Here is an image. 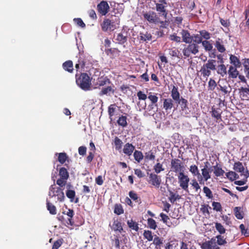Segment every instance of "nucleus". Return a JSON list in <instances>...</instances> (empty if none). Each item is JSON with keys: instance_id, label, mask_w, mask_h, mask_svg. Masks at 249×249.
<instances>
[{"instance_id": "33", "label": "nucleus", "mask_w": 249, "mask_h": 249, "mask_svg": "<svg viewBox=\"0 0 249 249\" xmlns=\"http://www.w3.org/2000/svg\"><path fill=\"white\" fill-rule=\"evenodd\" d=\"M117 123L123 127H126L127 125V117L125 116L122 115L117 120Z\"/></svg>"}, {"instance_id": "25", "label": "nucleus", "mask_w": 249, "mask_h": 249, "mask_svg": "<svg viewBox=\"0 0 249 249\" xmlns=\"http://www.w3.org/2000/svg\"><path fill=\"white\" fill-rule=\"evenodd\" d=\"M156 10L158 12L162 13V15L166 17L167 15V12H166L165 6L162 3H156Z\"/></svg>"}, {"instance_id": "13", "label": "nucleus", "mask_w": 249, "mask_h": 249, "mask_svg": "<svg viewBox=\"0 0 249 249\" xmlns=\"http://www.w3.org/2000/svg\"><path fill=\"white\" fill-rule=\"evenodd\" d=\"M189 171L193 174V176H197V178L199 183L202 184V178L201 174L199 172L197 166H196V165H192L190 166Z\"/></svg>"}, {"instance_id": "34", "label": "nucleus", "mask_w": 249, "mask_h": 249, "mask_svg": "<svg viewBox=\"0 0 249 249\" xmlns=\"http://www.w3.org/2000/svg\"><path fill=\"white\" fill-rule=\"evenodd\" d=\"M187 47L189 49L191 53L193 54H196L198 53V46L197 44L192 43L188 45Z\"/></svg>"}, {"instance_id": "17", "label": "nucleus", "mask_w": 249, "mask_h": 249, "mask_svg": "<svg viewBox=\"0 0 249 249\" xmlns=\"http://www.w3.org/2000/svg\"><path fill=\"white\" fill-rule=\"evenodd\" d=\"M110 83V80L107 77H101L98 78L95 85L99 87H103Z\"/></svg>"}, {"instance_id": "44", "label": "nucleus", "mask_w": 249, "mask_h": 249, "mask_svg": "<svg viewBox=\"0 0 249 249\" xmlns=\"http://www.w3.org/2000/svg\"><path fill=\"white\" fill-rule=\"evenodd\" d=\"M234 212L235 217L238 219H242L243 218V214L241 211V208L239 207H235Z\"/></svg>"}, {"instance_id": "36", "label": "nucleus", "mask_w": 249, "mask_h": 249, "mask_svg": "<svg viewBox=\"0 0 249 249\" xmlns=\"http://www.w3.org/2000/svg\"><path fill=\"white\" fill-rule=\"evenodd\" d=\"M215 46L217 50L220 53H223L225 51L224 46L222 44L220 39L218 38L215 43Z\"/></svg>"}, {"instance_id": "54", "label": "nucleus", "mask_w": 249, "mask_h": 249, "mask_svg": "<svg viewBox=\"0 0 249 249\" xmlns=\"http://www.w3.org/2000/svg\"><path fill=\"white\" fill-rule=\"evenodd\" d=\"M203 192L205 194V196L208 198L212 199L213 197L212 192L211 190L206 186L203 187Z\"/></svg>"}, {"instance_id": "53", "label": "nucleus", "mask_w": 249, "mask_h": 249, "mask_svg": "<svg viewBox=\"0 0 249 249\" xmlns=\"http://www.w3.org/2000/svg\"><path fill=\"white\" fill-rule=\"evenodd\" d=\"M123 142L118 137H116L114 140V144L116 149L119 150L122 148Z\"/></svg>"}, {"instance_id": "58", "label": "nucleus", "mask_w": 249, "mask_h": 249, "mask_svg": "<svg viewBox=\"0 0 249 249\" xmlns=\"http://www.w3.org/2000/svg\"><path fill=\"white\" fill-rule=\"evenodd\" d=\"M160 216L161 218V219L163 223H165L168 226L171 227V225L170 224V222L168 221L169 220V217L166 214H164L163 213H161L160 214Z\"/></svg>"}, {"instance_id": "22", "label": "nucleus", "mask_w": 249, "mask_h": 249, "mask_svg": "<svg viewBox=\"0 0 249 249\" xmlns=\"http://www.w3.org/2000/svg\"><path fill=\"white\" fill-rule=\"evenodd\" d=\"M204 65L210 71H215L216 70V60L209 59Z\"/></svg>"}, {"instance_id": "15", "label": "nucleus", "mask_w": 249, "mask_h": 249, "mask_svg": "<svg viewBox=\"0 0 249 249\" xmlns=\"http://www.w3.org/2000/svg\"><path fill=\"white\" fill-rule=\"evenodd\" d=\"M143 17L150 23H156L158 22V18L154 12L146 13L143 15Z\"/></svg>"}, {"instance_id": "16", "label": "nucleus", "mask_w": 249, "mask_h": 249, "mask_svg": "<svg viewBox=\"0 0 249 249\" xmlns=\"http://www.w3.org/2000/svg\"><path fill=\"white\" fill-rule=\"evenodd\" d=\"M221 113L222 111L220 109L213 107L212 108V116L216 120L217 122L221 121Z\"/></svg>"}, {"instance_id": "3", "label": "nucleus", "mask_w": 249, "mask_h": 249, "mask_svg": "<svg viewBox=\"0 0 249 249\" xmlns=\"http://www.w3.org/2000/svg\"><path fill=\"white\" fill-rule=\"evenodd\" d=\"M49 196L51 197L56 196L58 201H63L65 198L64 193L59 187L51 185L49 189Z\"/></svg>"}, {"instance_id": "10", "label": "nucleus", "mask_w": 249, "mask_h": 249, "mask_svg": "<svg viewBox=\"0 0 249 249\" xmlns=\"http://www.w3.org/2000/svg\"><path fill=\"white\" fill-rule=\"evenodd\" d=\"M222 82H219L218 88L219 90L224 93V95L229 94L231 90V86L226 82H224V81H222Z\"/></svg>"}, {"instance_id": "4", "label": "nucleus", "mask_w": 249, "mask_h": 249, "mask_svg": "<svg viewBox=\"0 0 249 249\" xmlns=\"http://www.w3.org/2000/svg\"><path fill=\"white\" fill-rule=\"evenodd\" d=\"M178 183L179 186L184 190L188 191V183L190 179L188 176L183 173H180L178 176Z\"/></svg>"}, {"instance_id": "57", "label": "nucleus", "mask_w": 249, "mask_h": 249, "mask_svg": "<svg viewBox=\"0 0 249 249\" xmlns=\"http://www.w3.org/2000/svg\"><path fill=\"white\" fill-rule=\"evenodd\" d=\"M178 53L179 52L175 48L169 49V54L173 57H177L178 58H180Z\"/></svg>"}, {"instance_id": "20", "label": "nucleus", "mask_w": 249, "mask_h": 249, "mask_svg": "<svg viewBox=\"0 0 249 249\" xmlns=\"http://www.w3.org/2000/svg\"><path fill=\"white\" fill-rule=\"evenodd\" d=\"M148 98L151 102V104L149 105L148 108L153 109L154 105L157 106L156 103L158 101V97L156 95L153 94L152 92H150L148 94Z\"/></svg>"}, {"instance_id": "64", "label": "nucleus", "mask_w": 249, "mask_h": 249, "mask_svg": "<svg viewBox=\"0 0 249 249\" xmlns=\"http://www.w3.org/2000/svg\"><path fill=\"white\" fill-rule=\"evenodd\" d=\"M169 39L172 41H174L178 43L181 42V38L179 36H177L175 34L170 35L169 36Z\"/></svg>"}, {"instance_id": "47", "label": "nucleus", "mask_w": 249, "mask_h": 249, "mask_svg": "<svg viewBox=\"0 0 249 249\" xmlns=\"http://www.w3.org/2000/svg\"><path fill=\"white\" fill-rule=\"evenodd\" d=\"M114 212L115 213L120 215L124 213V210L121 204H116L114 207Z\"/></svg>"}, {"instance_id": "19", "label": "nucleus", "mask_w": 249, "mask_h": 249, "mask_svg": "<svg viewBox=\"0 0 249 249\" xmlns=\"http://www.w3.org/2000/svg\"><path fill=\"white\" fill-rule=\"evenodd\" d=\"M134 149V146H133L132 144L127 143L124 145L123 148V152L125 155L130 156L133 153Z\"/></svg>"}, {"instance_id": "6", "label": "nucleus", "mask_w": 249, "mask_h": 249, "mask_svg": "<svg viewBox=\"0 0 249 249\" xmlns=\"http://www.w3.org/2000/svg\"><path fill=\"white\" fill-rule=\"evenodd\" d=\"M201 247L202 249H220V248L216 244V239L213 238L203 243Z\"/></svg>"}, {"instance_id": "40", "label": "nucleus", "mask_w": 249, "mask_h": 249, "mask_svg": "<svg viewBox=\"0 0 249 249\" xmlns=\"http://www.w3.org/2000/svg\"><path fill=\"white\" fill-rule=\"evenodd\" d=\"M134 157L135 160L140 162L143 158V156L142 152L136 150L134 153Z\"/></svg>"}, {"instance_id": "28", "label": "nucleus", "mask_w": 249, "mask_h": 249, "mask_svg": "<svg viewBox=\"0 0 249 249\" xmlns=\"http://www.w3.org/2000/svg\"><path fill=\"white\" fill-rule=\"evenodd\" d=\"M231 63L234 65L236 68H240L241 64L239 59L235 55H231L230 57Z\"/></svg>"}, {"instance_id": "41", "label": "nucleus", "mask_w": 249, "mask_h": 249, "mask_svg": "<svg viewBox=\"0 0 249 249\" xmlns=\"http://www.w3.org/2000/svg\"><path fill=\"white\" fill-rule=\"evenodd\" d=\"M59 176L61 178H64V179H67L69 178V173L65 168H61L59 170Z\"/></svg>"}, {"instance_id": "14", "label": "nucleus", "mask_w": 249, "mask_h": 249, "mask_svg": "<svg viewBox=\"0 0 249 249\" xmlns=\"http://www.w3.org/2000/svg\"><path fill=\"white\" fill-rule=\"evenodd\" d=\"M180 35L182 36L183 42L186 43H191L193 41L192 36L188 31L182 30L180 32Z\"/></svg>"}, {"instance_id": "27", "label": "nucleus", "mask_w": 249, "mask_h": 249, "mask_svg": "<svg viewBox=\"0 0 249 249\" xmlns=\"http://www.w3.org/2000/svg\"><path fill=\"white\" fill-rule=\"evenodd\" d=\"M217 72L222 77L225 76L227 73V68L225 65L223 64L218 65L217 67Z\"/></svg>"}, {"instance_id": "56", "label": "nucleus", "mask_w": 249, "mask_h": 249, "mask_svg": "<svg viewBox=\"0 0 249 249\" xmlns=\"http://www.w3.org/2000/svg\"><path fill=\"white\" fill-rule=\"evenodd\" d=\"M64 214H67L70 218L68 219V220L70 222V224L71 225H73V222L71 221V218L73 217L74 214V212L72 210L68 209V211L66 213L65 212H63Z\"/></svg>"}, {"instance_id": "60", "label": "nucleus", "mask_w": 249, "mask_h": 249, "mask_svg": "<svg viewBox=\"0 0 249 249\" xmlns=\"http://www.w3.org/2000/svg\"><path fill=\"white\" fill-rule=\"evenodd\" d=\"M199 34L201 35L202 38L205 39L206 40L210 38V34L205 30L200 31Z\"/></svg>"}, {"instance_id": "23", "label": "nucleus", "mask_w": 249, "mask_h": 249, "mask_svg": "<svg viewBox=\"0 0 249 249\" xmlns=\"http://www.w3.org/2000/svg\"><path fill=\"white\" fill-rule=\"evenodd\" d=\"M233 169L235 171L240 173L242 175L244 174L245 168L242 163L239 161L234 163L233 165Z\"/></svg>"}, {"instance_id": "61", "label": "nucleus", "mask_w": 249, "mask_h": 249, "mask_svg": "<svg viewBox=\"0 0 249 249\" xmlns=\"http://www.w3.org/2000/svg\"><path fill=\"white\" fill-rule=\"evenodd\" d=\"M66 159H67V155H66V153H60L59 154L58 160V161L61 163H64L66 161Z\"/></svg>"}, {"instance_id": "11", "label": "nucleus", "mask_w": 249, "mask_h": 249, "mask_svg": "<svg viewBox=\"0 0 249 249\" xmlns=\"http://www.w3.org/2000/svg\"><path fill=\"white\" fill-rule=\"evenodd\" d=\"M201 175L202 178V184H204V181H207L208 179L211 178L212 170L210 168H209L207 165H205L204 168L201 170Z\"/></svg>"}, {"instance_id": "38", "label": "nucleus", "mask_w": 249, "mask_h": 249, "mask_svg": "<svg viewBox=\"0 0 249 249\" xmlns=\"http://www.w3.org/2000/svg\"><path fill=\"white\" fill-rule=\"evenodd\" d=\"M180 198V196L172 191L169 192V200L172 203H174L177 200Z\"/></svg>"}, {"instance_id": "1", "label": "nucleus", "mask_w": 249, "mask_h": 249, "mask_svg": "<svg viewBox=\"0 0 249 249\" xmlns=\"http://www.w3.org/2000/svg\"><path fill=\"white\" fill-rule=\"evenodd\" d=\"M120 23V19L115 18V19H105L101 24L102 29L103 31H112L116 29Z\"/></svg>"}, {"instance_id": "62", "label": "nucleus", "mask_w": 249, "mask_h": 249, "mask_svg": "<svg viewBox=\"0 0 249 249\" xmlns=\"http://www.w3.org/2000/svg\"><path fill=\"white\" fill-rule=\"evenodd\" d=\"M213 209L217 212H220L222 210V207L220 203L217 202H213L212 203Z\"/></svg>"}, {"instance_id": "48", "label": "nucleus", "mask_w": 249, "mask_h": 249, "mask_svg": "<svg viewBox=\"0 0 249 249\" xmlns=\"http://www.w3.org/2000/svg\"><path fill=\"white\" fill-rule=\"evenodd\" d=\"M217 240L216 241V244L217 243L219 245H224L227 243L226 239L224 238L223 236L221 235H217L216 236Z\"/></svg>"}, {"instance_id": "63", "label": "nucleus", "mask_w": 249, "mask_h": 249, "mask_svg": "<svg viewBox=\"0 0 249 249\" xmlns=\"http://www.w3.org/2000/svg\"><path fill=\"white\" fill-rule=\"evenodd\" d=\"M113 228L114 231H118L120 232L121 231L123 230V228L121 226V224L120 222L116 221L114 222V223L113 224Z\"/></svg>"}, {"instance_id": "59", "label": "nucleus", "mask_w": 249, "mask_h": 249, "mask_svg": "<svg viewBox=\"0 0 249 249\" xmlns=\"http://www.w3.org/2000/svg\"><path fill=\"white\" fill-rule=\"evenodd\" d=\"M154 169L157 174H159L161 171H163L164 170L162 167V165L159 162L155 165L154 166Z\"/></svg>"}, {"instance_id": "52", "label": "nucleus", "mask_w": 249, "mask_h": 249, "mask_svg": "<svg viewBox=\"0 0 249 249\" xmlns=\"http://www.w3.org/2000/svg\"><path fill=\"white\" fill-rule=\"evenodd\" d=\"M215 227L216 230L220 233L223 234L225 232V229L223 226L219 223H216L215 224Z\"/></svg>"}, {"instance_id": "30", "label": "nucleus", "mask_w": 249, "mask_h": 249, "mask_svg": "<svg viewBox=\"0 0 249 249\" xmlns=\"http://www.w3.org/2000/svg\"><path fill=\"white\" fill-rule=\"evenodd\" d=\"M114 92V89L111 86H107V88H103L99 92V94L100 96H102L104 95H107L110 92L113 93Z\"/></svg>"}, {"instance_id": "18", "label": "nucleus", "mask_w": 249, "mask_h": 249, "mask_svg": "<svg viewBox=\"0 0 249 249\" xmlns=\"http://www.w3.org/2000/svg\"><path fill=\"white\" fill-rule=\"evenodd\" d=\"M173 107V101L170 98L163 99V107L166 110L168 111L170 110Z\"/></svg>"}, {"instance_id": "31", "label": "nucleus", "mask_w": 249, "mask_h": 249, "mask_svg": "<svg viewBox=\"0 0 249 249\" xmlns=\"http://www.w3.org/2000/svg\"><path fill=\"white\" fill-rule=\"evenodd\" d=\"M178 242L176 240H173L166 244L165 249H178Z\"/></svg>"}, {"instance_id": "8", "label": "nucleus", "mask_w": 249, "mask_h": 249, "mask_svg": "<svg viewBox=\"0 0 249 249\" xmlns=\"http://www.w3.org/2000/svg\"><path fill=\"white\" fill-rule=\"evenodd\" d=\"M171 168L176 173H183V166L181 165L178 160H174L171 161Z\"/></svg>"}, {"instance_id": "50", "label": "nucleus", "mask_w": 249, "mask_h": 249, "mask_svg": "<svg viewBox=\"0 0 249 249\" xmlns=\"http://www.w3.org/2000/svg\"><path fill=\"white\" fill-rule=\"evenodd\" d=\"M127 224L128 227L132 230H134L136 231H138L139 230L138 224L133 220L128 221Z\"/></svg>"}, {"instance_id": "51", "label": "nucleus", "mask_w": 249, "mask_h": 249, "mask_svg": "<svg viewBox=\"0 0 249 249\" xmlns=\"http://www.w3.org/2000/svg\"><path fill=\"white\" fill-rule=\"evenodd\" d=\"M192 38L193 41L195 43V44H200L201 43H202V42L203 41H202V37L200 34L194 35L192 36Z\"/></svg>"}, {"instance_id": "46", "label": "nucleus", "mask_w": 249, "mask_h": 249, "mask_svg": "<svg viewBox=\"0 0 249 249\" xmlns=\"http://www.w3.org/2000/svg\"><path fill=\"white\" fill-rule=\"evenodd\" d=\"M143 235L148 241H151L153 239V235L151 231H144Z\"/></svg>"}, {"instance_id": "29", "label": "nucleus", "mask_w": 249, "mask_h": 249, "mask_svg": "<svg viewBox=\"0 0 249 249\" xmlns=\"http://www.w3.org/2000/svg\"><path fill=\"white\" fill-rule=\"evenodd\" d=\"M200 72H201V75L204 78H205L206 80L207 79L208 77H209L211 74V71H210L206 67L203 65L200 70Z\"/></svg>"}, {"instance_id": "43", "label": "nucleus", "mask_w": 249, "mask_h": 249, "mask_svg": "<svg viewBox=\"0 0 249 249\" xmlns=\"http://www.w3.org/2000/svg\"><path fill=\"white\" fill-rule=\"evenodd\" d=\"M226 176L231 180H234L238 178V175L234 172L230 171L226 173Z\"/></svg>"}, {"instance_id": "5", "label": "nucleus", "mask_w": 249, "mask_h": 249, "mask_svg": "<svg viewBox=\"0 0 249 249\" xmlns=\"http://www.w3.org/2000/svg\"><path fill=\"white\" fill-rule=\"evenodd\" d=\"M176 102L180 106L181 108L180 111H181L182 114L187 115L189 113L190 110L188 107V101L187 100L181 97L179 100L176 101Z\"/></svg>"}, {"instance_id": "21", "label": "nucleus", "mask_w": 249, "mask_h": 249, "mask_svg": "<svg viewBox=\"0 0 249 249\" xmlns=\"http://www.w3.org/2000/svg\"><path fill=\"white\" fill-rule=\"evenodd\" d=\"M237 68L231 66L228 71L229 77L231 78H236L239 74V72L237 70Z\"/></svg>"}, {"instance_id": "49", "label": "nucleus", "mask_w": 249, "mask_h": 249, "mask_svg": "<svg viewBox=\"0 0 249 249\" xmlns=\"http://www.w3.org/2000/svg\"><path fill=\"white\" fill-rule=\"evenodd\" d=\"M116 110V108L114 107V106L113 105H111L109 106L108 108V113L109 116V118L111 121L112 120V117L115 114V111Z\"/></svg>"}, {"instance_id": "55", "label": "nucleus", "mask_w": 249, "mask_h": 249, "mask_svg": "<svg viewBox=\"0 0 249 249\" xmlns=\"http://www.w3.org/2000/svg\"><path fill=\"white\" fill-rule=\"evenodd\" d=\"M148 226L152 229L155 230L157 228V224L155 220L149 218L147 220Z\"/></svg>"}, {"instance_id": "32", "label": "nucleus", "mask_w": 249, "mask_h": 249, "mask_svg": "<svg viewBox=\"0 0 249 249\" xmlns=\"http://www.w3.org/2000/svg\"><path fill=\"white\" fill-rule=\"evenodd\" d=\"M139 37L141 40L144 41H149L152 39L151 35L147 32L145 33H141Z\"/></svg>"}, {"instance_id": "42", "label": "nucleus", "mask_w": 249, "mask_h": 249, "mask_svg": "<svg viewBox=\"0 0 249 249\" xmlns=\"http://www.w3.org/2000/svg\"><path fill=\"white\" fill-rule=\"evenodd\" d=\"M202 45L206 51H210L213 49V45L207 40H204L202 42Z\"/></svg>"}, {"instance_id": "12", "label": "nucleus", "mask_w": 249, "mask_h": 249, "mask_svg": "<svg viewBox=\"0 0 249 249\" xmlns=\"http://www.w3.org/2000/svg\"><path fill=\"white\" fill-rule=\"evenodd\" d=\"M149 182L151 183L153 186L157 187H159L161 179L160 176L156 174L151 173L149 176Z\"/></svg>"}, {"instance_id": "45", "label": "nucleus", "mask_w": 249, "mask_h": 249, "mask_svg": "<svg viewBox=\"0 0 249 249\" xmlns=\"http://www.w3.org/2000/svg\"><path fill=\"white\" fill-rule=\"evenodd\" d=\"M66 196L70 199L71 202L74 201L75 196V192L74 190H68L66 193Z\"/></svg>"}, {"instance_id": "35", "label": "nucleus", "mask_w": 249, "mask_h": 249, "mask_svg": "<svg viewBox=\"0 0 249 249\" xmlns=\"http://www.w3.org/2000/svg\"><path fill=\"white\" fill-rule=\"evenodd\" d=\"M63 68L65 70L69 72H72L73 70V64L71 61L69 60L63 64Z\"/></svg>"}, {"instance_id": "7", "label": "nucleus", "mask_w": 249, "mask_h": 249, "mask_svg": "<svg viewBox=\"0 0 249 249\" xmlns=\"http://www.w3.org/2000/svg\"><path fill=\"white\" fill-rule=\"evenodd\" d=\"M114 39L119 44H123L127 40V33L125 31H122L121 33L114 35Z\"/></svg>"}, {"instance_id": "24", "label": "nucleus", "mask_w": 249, "mask_h": 249, "mask_svg": "<svg viewBox=\"0 0 249 249\" xmlns=\"http://www.w3.org/2000/svg\"><path fill=\"white\" fill-rule=\"evenodd\" d=\"M240 97L243 99H248L249 98V88L241 87L239 89Z\"/></svg>"}, {"instance_id": "37", "label": "nucleus", "mask_w": 249, "mask_h": 249, "mask_svg": "<svg viewBox=\"0 0 249 249\" xmlns=\"http://www.w3.org/2000/svg\"><path fill=\"white\" fill-rule=\"evenodd\" d=\"M47 208L51 214H55L56 213V209L55 206L48 200H47Z\"/></svg>"}, {"instance_id": "2", "label": "nucleus", "mask_w": 249, "mask_h": 249, "mask_svg": "<svg viewBox=\"0 0 249 249\" xmlns=\"http://www.w3.org/2000/svg\"><path fill=\"white\" fill-rule=\"evenodd\" d=\"M77 84L83 90H89L91 85L89 77L87 73H82L80 77L76 80Z\"/></svg>"}, {"instance_id": "9", "label": "nucleus", "mask_w": 249, "mask_h": 249, "mask_svg": "<svg viewBox=\"0 0 249 249\" xmlns=\"http://www.w3.org/2000/svg\"><path fill=\"white\" fill-rule=\"evenodd\" d=\"M109 6L107 1H102L97 5V9L98 12L102 14V15L105 16L108 12Z\"/></svg>"}, {"instance_id": "26", "label": "nucleus", "mask_w": 249, "mask_h": 249, "mask_svg": "<svg viewBox=\"0 0 249 249\" xmlns=\"http://www.w3.org/2000/svg\"><path fill=\"white\" fill-rule=\"evenodd\" d=\"M171 97L175 102L178 101L180 99V94L179 92L178 91V88L174 86H173L171 91Z\"/></svg>"}, {"instance_id": "39", "label": "nucleus", "mask_w": 249, "mask_h": 249, "mask_svg": "<svg viewBox=\"0 0 249 249\" xmlns=\"http://www.w3.org/2000/svg\"><path fill=\"white\" fill-rule=\"evenodd\" d=\"M213 168L214 170L213 173L216 177L222 176L225 173V171L220 167L214 166H213Z\"/></svg>"}]
</instances>
